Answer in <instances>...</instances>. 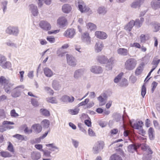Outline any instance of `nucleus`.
<instances>
[{"mask_svg": "<svg viewBox=\"0 0 160 160\" xmlns=\"http://www.w3.org/2000/svg\"><path fill=\"white\" fill-rule=\"evenodd\" d=\"M14 124L13 122L4 121L2 123V125L0 126V132H2L6 131L7 129H10L13 128V126H10L9 125H14Z\"/></svg>", "mask_w": 160, "mask_h": 160, "instance_id": "obj_1", "label": "nucleus"}, {"mask_svg": "<svg viewBox=\"0 0 160 160\" xmlns=\"http://www.w3.org/2000/svg\"><path fill=\"white\" fill-rule=\"evenodd\" d=\"M6 33L9 35L17 36L19 32V30L18 27L10 26L7 28L5 30Z\"/></svg>", "mask_w": 160, "mask_h": 160, "instance_id": "obj_2", "label": "nucleus"}, {"mask_svg": "<svg viewBox=\"0 0 160 160\" xmlns=\"http://www.w3.org/2000/svg\"><path fill=\"white\" fill-rule=\"evenodd\" d=\"M104 144V142L101 141H98L96 143L93 148V153L94 154L98 153L99 151L103 148Z\"/></svg>", "mask_w": 160, "mask_h": 160, "instance_id": "obj_3", "label": "nucleus"}, {"mask_svg": "<svg viewBox=\"0 0 160 160\" xmlns=\"http://www.w3.org/2000/svg\"><path fill=\"white\" fill-rule=\"evenodd\" d=\"M66 58L67 63L68 65L72 67H75L76 65V60L72 55L67 54Z\"/></svg>", "mask_w": 160, "mask_h": 160, "instance_id": "obj_4", "label": "nucleus"}, {"mask_svg": "<svg viewBox=\"0 0 160 160\" xmlns=\"http://www.w3.org/2000/svg\"><path fill=\"white\" fill-rule=\"evenodd\" d=\"M78 9L81 12H87L89 11L90 9L89 8L84 5V2L82 0H79L78 2Z\"/></svg>", "mask_w": 160, "mask_h": 160, "instance_id": "obj_5", "label": "nucleus"}, {"mask_svg": "<svg viewBox=\"0 0 160 160\" xmlns=\"http://www.w3.org/2000/svg\"><path fill=\"white\" fill-rule=\"evenodd\" d=\"M40 27L44 30L49 31L51 29V25L46 21H42L39 23Z\"/></svg>", "mask_w": 160, "mask_h": 160, "instance_id": "obj_6", "label": "nucleus"}, {"mask_svg": "<svg viewBox=\"0 0 160 160\" xmlns=\"http://www.w3.org/2000/svg\"><path fill=\"white\" fill-rule=\"evenodd\" d=\"M115 60L113 57H111L109 59L107 58V61L106 63V69L110 70L112 69V66L115 63Z\"/></svg>", "mask_w": 160, "mask_h": 160, "instance_id": "obj_7", "label": "nucleus"}, {"mask_svg": "<svg viewBox=\"0 0 160 160\" xmlns=\"http://www.w3.org/2000/svg\"><path fill=\"white\" fill-rule=\"evenodd\" d=\"M75 30L74 28L68 29L64 33V35L68 38H72L75 34Z\"/></svg>", "mask_w": 160, "mask_h": 160, "instance_id": "obj_8", "label": "nucleus"}, {"mask_svg": "<svg viewBox=\"0 0 160 160\" xmlns=\"http://www.w3.org/2000/svg\"><path fill=\"white\" fill-rule=\"evenodd\" d=\"M14 84L8 81L4 84V89L6 93L10 94L11 92V90L13 88L12 86Z\"/></svg>", "mask_w": 160, "mask_h": 160, "instance_id": "obj_9", "label": "nucleus"}, {"mask_svg": "<svg viewBox=\"0 0 160 160\" xmlns=\"http://www.w3.org/2000/svg\"><path fill=\"white\" fill-rule=\"evenodd\" d=\"M90 37L88 33L85 32L82 35L81 38L83 42H85L87 44H89L91 42Z\"/></svg>", "mask_w": 160, "mask_h": 160, "instance_id": "obj_10", "label": "nucleus"}, {"mask_svg": "<svg viewBox=\"0 0 160 160\" xmlns=\"http://www.w3.org/2000/svg\"><path fill=\"white\" fill-rule=\"evenodd\" d=\"M29 10L31 11L32 15L35 17L38 15V12L37 7L34 4H32L29 5Z\"/></svg>", "mask_w": 160, "mask_h": 160, "instance_id": "obj_11", "label": "nucleus"}, {"mask_svg": "<svg viewBox=\"0 0 160 160\" xmlns=\"http://www.w3.org/2000/svg\"><path fill=\"white\" fill-rule=\"evenodd\" d=\"M95 36L98 38L101 39H105L107 38V34L102 31H97L95 33Z\"/></svg>", "mask_w": 160, "mask_h": 160, "instance_id": "obj_12", "label": "nucleus"}, {"mask_svg": "<svg viewBox=\"0 0 160 160\" xmlns=\"http://www.w3.org/2000/svg\"><path fill=\"white\" fill-rule=\"evenodd\" d=\"M142 24L139 22V19H136L135 21L133 20H131V30L133 26L137 28H140Z\"/></svg>", "mask_w": 160, "mask_h": 160, "instance_id": "obj_13", "label": "nucleus"}, {"mask_svg": "<svg viewBox=\"0 0 160 160\" xmlns=\"http://www.w3.org/2000/svg\"><path fill=\"white\" fill-rule=\"evenodd\" d=\"M41 153L38 151H33L31 153V158L32 160H38L41 158Z\"/></svg>", "mask_w": 160, "mask_h": 160, "instance_id": "obj_14", "label": "nucleus"}, {"mask_svg": "<svg viewBox=\"0 0 160 160\" xmlns=\"http://www.w3.org/2000/svg\"><path fill=\"white\" fill-rule=\"evenodd\" d=\"M32 128L34 130L35 133H39L42 130V127L39 123H35L32 125Z\"/></svg>", "mask_w": 160, "mask_h": 160, "instance_id": "obj_15", "label": "nucleus"}, {"mask_svg": "<svg viewBox=\"0 0 160 160\" xmlns=\"http://www.w3.org/2000/svg\"><path fill=\"white\" fill-rule=\"evenodd\" d=\"M62 101L66 103L68 102L72 103L73 102L74 100V98L72 96L71 98L68 96L64 95L62 96L61 98Z\"/></svg>", "mask_w": 160, "mask_h": 160, "instance_id": "obj_16", "label": "nucleus"}, {"mask_svg": "<svg viewBox=\"0 0 160 160\" xmlns=\"http://www.w3.org/2000/svg\"><path fill=\"white\" fill-rule=\"evenodd\" d=\"M91 71L95 73H100L102 72V70L100 66H94L92 67Z\"/></svg>", "mask_w": 160, "mask_h": 160, "instance_id": "obj_17", "label": "nucleus"}, {"mask_svg": "<svg viewBox=\"0 0 160 160\" xmlns=\"http://www.w3.org/2000/svg\"><path fill=\"white\" fill-rule=\"evenodd\" d=\"M84 71V68H81L76 70L74 73V78L75 79H78L81 77L83 74Z\"/></svg>", "mask_w": 160, "mask_h": 160, "instance_id": "obj_18", "label": "nucleus"}, {"mask_svg": "<svg viewBox=\"0 0 160 160\" xmlns=\"http://www.w3.org/2000/svg\"><path fill=\"white\" fill-rule=\"evenodd\" d=\"M144 67V64L141 63L135 70V74L136 76H138L142 73Z\"/></svg>", "mask_w": 160, "mask_h": 160, "instance_id": "obj_19", "label": "nucleus"}, {"mask_svg": "<svg viewBox=\"0 0 160 160\" xmlns=\"http://www.w3.org/2000/svg\"><path fill=\"white\" fill-rule=\"evenodd\" d=\"M113 117L114 120L116 122H118L121 120L123 123V116L122 114L119 113H113Z\"/></svg>", "mask_w": 160, "mask_h": 160, "instance_id": "obj_20", "label": "nucleus"}, {"mask_svg": "<svg viewBox=\"0 0 160 160\" xmlns=\"http://www.w3.org/2000/svg\"><path fill=\"white\" fill-rule=\"evenodd\" d=\"M141 145L137 143L131 144V153L138 152V149L139 148Z\"/></svg>", "mask_w": 160, "mask_h": 160, "instance_id": "obj_21", "label": "nucleus"}, {"mask_svg": "<svg viewBox=\"0 0 160 160\" xmlns=\"http://www.w3.org/2000/svg\"><path fill=\"white\" fill-rule=\"evenodd\" d=\"M20 95V90L18 89V87L15 88L11 92V96L14 98L18 97Z\"/></svg>", "mask_w": 160, "mask_h": 160, "instance_id": "obj_22", "label": "nucleus"}, {"mask_svg": "<svg viewBox=\"0 0 160 160\" xmlns=\"http://www.w3.org/2000/svg\"><path fill=\"white\" fill-rule=\"evenodd\" d=\"M72 8L71 6L68 4H64L62 7V10L63 12L68 13L71 11Z\"/></svg>", "mask_w": 160, "mask_h": 160, "instance_id": "obj_23", "label": "nucleus"}, {"mask_svg": "<svg viewBox=\"0 0 160 160\" xmlns=\"http://www.w3.org/2000/svg\"><path fill=\"white\" fill-rule=\"evenodd\" d=\"M143 122L142 121H139L138 123H134L132 126L133 129L139 130L142 128Z\"/></svg>", "mask_w": 160, "mask_h": 160, "instance_id": "obj_24", "label": "nucleus"}, {"mask_svg": "<svg viewBox=\"0 0 160 160\" xmlns=\"http://www.w3.org/2000/svg\"><path fill=\"white\" fill-rule=\"evenodd\" d=\"M67 22V20L63 17L59 18L57 20V23L62 28L65 26Z\"/></svg>", "mask_w": 160, "mask_h": 160, "instance_id": "obj_25", "label": "nucleus"}, {"mask_svg": "<svg viewBox=\"0 0 160 160\" xmlns=\"http://www.w3.org/2000/svg\"><path fill=\"white\" fill-rule=\"evenodd\" d=\"M141 149L143 151H146L150 154H152L153 153V152L151 150L149 147L145 143H143L141 146Z\"/></svg>", "mask_w": 160, "mask_h": 160, "instance_id": "obj_26", "label": "nucleus"}, {"mask_svg": "<svg viewBox=\"0 0 160 160\" xmlns=\"http://www.w3.org/2000/svg\"><path fill=\"white\" fill-rule=\"evenodd\" d=\"M43 72L45 75L48 77H51L53 74V72L51 70L47 67L44 68Z\"/></svg>", "mask_w": 160, "mask_h": 160, "instance_id": "obj_27", "label": "nucleus"}, {"mask_svg": "<svg viewBox=\"0 0 160 160\" xmlns=\"http://www.w3.org/2000/svg\"><path fill=\"white\" fill-rule=\"evenodd\" d=\"M107 57L104 55L99 56L97 57V60L101 64H106L107 61Z\"/></svg>", "mask_w": 160, "mask_h": 160, "instance_id": "obj_28", "label": "nucleus"}, {"mask_svg": "<svg viewBox=\"0 0 160 160\" xmlns=\"http://www.w3.org/2000/svg\"><path fill=\"white\" fill-rule=\"evenodd\" d=\"M144 0H136V1L132 3V7L134 8H136L138 7H140L142 4L144 2Z\"/></svg>", "mask_w": 160, "mask_h": 160, "instance_id": "obj_29", "label": "nucleus"}, {"mask_svg": "<svg viewBox=\"0 0 160 160\" xmlns=\"http://www.w3.org/2000/svg\"><path fill=\"white\" fill-rule=\"evenodd\" d=\"M152 8L155 10L160 8V2L156 0L152 1L151 2Z\"/></svg>", "mask_w": 160, "mask_h": 160, "instance_id": "obj_30", "label": "nucleus"}, {"mask_svg": "<svg viewBox=\"0 0 160 160\" xmlns=\"http://www.w3.org/2000/svg\"><path fill=\"white\" fill-rule=\"evenodd\" d=\"M12 137L16 138L19 140L26 141L27 140V137L26 136L24 137L23 135H21L19 134H16L13 135Z\"/></svg>", "mask_w": 160, "mask_h": 160, "instance_id": "obj_31", "label": "nucleus"}, {"mask_svg": "<svg viewBox=\"0 0 160 160\" xmlns=\"http://www.w3.org/2000/svg\"><path fill=\"white\" fill-rule=\"evenodd\" d=\"M118 53L122 56H126L127 55L128 50L124 48H119L117 50Z\"/></svg>", "mask_w": 160, "mask_h": 160, "instance_id": "obj_32", "label": "nucleus"}, {"mask_svg": "<svg viewBox=\"0 0 160 160\" xmlns=\"http://www.w3.org/2000/svg\"><path fill=\"white\" fill-rule=\"evenodd\" d=\"M109 160H122V159L119 155L114 153L110 156Z\"/></svg>", "mask_w": 160, "mask_h": 160, "instance_id": "obj_33", "label": "nucleus"}, {"mask_svg": "<svg viewBox=\"0 0 160 160\" xmlns=\"http://www.w3.org/2000/svg\"><path fill=\"white\" fill-rule=\"evenodd\" d=\"M42 152H43V157L44 158H52V157L51 155V151L48 150H42Z\"/></svg>", "mask_w": 160, "mask_h": 160, "instance_id": "obj_34", "label": "nucleus"}, {"mask_svg": "<svg viewBox=\"0 0 160 160\" xmlns=\"http://www.w3.org/2000/svg\"><path fill=\"white\" fill-rule=\"evenodd\" d=\"M103 45L102 42H98L96 43L95 50L97 52H99L102 50Z\"/></svg>", "mask_w": 160, "mask_h": 160, "instance_id": "obj_35", "label": "nucleus"}, {"mask_svg": "<svg viewBox=\"0 0 160 160\" xmlns=\"http://www.w3.org/2000/svg\"><path fill=\"white\" fill-rule=\"evenodd\" d=\"M153 129L152 128L150 127L148 130V133L149 139L151 140H153L155 138V136L153 134Z\"/></svg>", "mask_w": 160, "mask_h": 160, "instance_id": "obj_36", "label": "nucleus"}, {"mask_svg": "<svg viewBox=\"0 0 160 160\" xmlns=\"http://www.w3.org/2000/svg\"><path fill=\"white\" fill-rule=\"evenodd\" d=\"M87 26L88 29H89L91 31H95L96 29V25L92 23L89 22L87 24Z\"/></svg>", "mask_w": 160, "mask_h": 160, "instance_id": "obj_37", "label": "nucleus"}, {"mask_svg": "<svg viewBox=\"0 0 160 160\" xmlns=\"http://www.w3.org/2000/svg\"><path fill=\"white\" fill-rule=\"evenodd\" d=\"M40 112L43 116H49L50 115L49 111L46 109H41Z\"/></svg>", "mask_w": 160, "mask_h": 160, "instance_id": "obj_38", "label": "nucleus"}, {"mask_svg": "<svg viewBox=\"0 0 160 160\" xmlns=\"http://www.w3.org/2000/svg\"><path fill=\"white\" fill-rule=\"evenodd\" d=\"M97 11L99 14L104 15L107 12L106 9L104 7H99L98 8Z\"/></svg>", "mask_w": 160, "mask_h": 160, "instance_id": "obj_39", "label": "nucleus"}, {"mask_svg": "<svg viewBox=\"0 0 160 160\" xmlns=\"http://www.w3.org/2000/svg\"><path fill=\"white\" fill-rule=\"evenodd\" d=\"M52 86L53 88L55 90H59L61 87L59 82L56 81H53Z\"/></svg>", "mask_w": 160, "mask_h": 160, "instance_id": "obj_40", "label": "nucleus"}, {"mask_svg": "<svg viewBox=\"0 0 160 160\" xmlns=\"http://www.w3.org/2000/svg\"><path fill=\"white\" fill-rule=\"evenodd\" d=\"M1 156L4 158L11 157L12 155L8 152L6 151H1L0 152Z\"/></svg>", "mask_w": 160, "mask_h": 160, "instance_id": "obj_41", "label": "nucleus"}, {"mask_svg": "<svg viewBox=\"0 0 160 160\" xmlns=\"http://www.w3.org/2000/svg\"><path fill=\"white\" fill-rule=\"evenodd\" d=\"M79 110V108H75L74 109H69L68 112L72 115H77L78 113Z\"/></svg>", "mask_w": 160, "mask_h": 160, "instance_id": "obj_42", "label": "nucleus"}, {"mask_svg": "<svg viewBox=\"0 0 160 160\" xmlns=\"http://www.w3.org/2000/svg\"><path fill=\"white\" fill-rule=\"evenodd\" d=\"M123 75V73L122 72H120L114 78V81L115 83H118L121 79Z\"/></svg>", "mask_w": 160, "mask_h": 160, "instance_id": "obj_43", "label": "nucleus"}, {"mask_svg": "<svg viewBox=\"0 0 160 160\" xmlns=\"http://www.w3.org/2000/svg\"><path fill=\"white\" fill-rule=\"evenodd\" d=\"M128 85V81L125 78H122L119 83V86L122 87H126Z\"/></svg>", "mask_w": 160, "mask_h": 160, "instance_id": "obj_44", "label": "nucleus"}, {"mask_svg": "<svg viewBox=\"0 0 160 160\" xmlns=\"http://www.w3.org/2000/svg\"><path fill=\"white\" fill-rule=\"evenodd\" d=\"M11 63L9 62H3V64L0 65L3 68L5 69L9 68L10 67Z\"/></svg>", "mask_w": 160, "mask_h": 160, "instance_id": "obj_45", "label": "nucleus"}, {"mask_svg": "<svg viewBox=\"0 0 160 160\" xmlns=\"http://www.w3.org/2000/svg\"><path fill=\"white\" fill-rule=\"evenodd\" d=\"M137 64L136 60L133 58H131V70L133 69Z\"/></svg>", "mask_w": 160, "mask_h": 160, "instance_id": "obj_46", "label": "nucleus"}, {"mask_svg": "<svg viewBox=\"0 0 160 160\" xmlns=\"http://www.w3.org/2000/svg\"><path fill=\"white\" fill-rule=\"evenodd\" d=\"M146 93V88L145 83L142 86L141 89V95L142 97L144 98Z\"/></svg>", "mask_w": 160, "mask_h": 160, "instance_id": "obj_47", "label": "nucleus"}, {"mask_svg": "<svg viewBox=\"0 0 160 160\" xmlns=\"http://www.w3.org/2000/svg\"><path fill=\"white\" fill-rule=\"evenodd\" d=\"M89 101V99L88 98H87L85 99L84 101L81 102L78 104V107H79L81 106H85L87 105L88 103V102Z\"/></svg>", "mask_w": 160, "mask_h": 160, "instance_id": "obj_48", "label": "nucleus"}, {"mask_svg": "<svg viewBox=\"0 0 160 160\" xmlns=\"http://www.w3.org/2000/svg\"><path fill=\"white\" fill-rule=\"evenodd\" d=\"M42 122L43 123V127L45 128H48L50 125V122L49 120L47 119L43 120Z\"/></svg>", "mask_w": 160, "mask_h": 160, "instance_id": "obj_49", "label": "nucleus"}, {"mask_svg": "<svg viewBox=\"0 0 160 160\" xmlns=\"http://www.w3.org/2000/svg\"><path fill=\"white\" fill-rule=\"evenodd\" d=\"M8 143V145L7 147L8 150L11 152H14V149L13 145L10 142H9Z\"/></svg>", "mask_w": 160, "mask_h": 160, "instance_id": "obj_50", "label": "nucleus"}, {"mask_svg": "<svg viewBox=\"0 0 160 160\" xmlns=\"http://www.w3.org/2000/svg\"><path fill=\"white\" fill-rule=\"evenodd\" d=\"M155 30L154 32H157L160 29V23L158 22H155L153 25Z\"/></svg>", "mask_w": 160, "mask_h": 160, "instance_id": "obj_51", "label": "nucleus"}, {"mask_svg": "<svg viewBox=\"0 0 160 160\" xmlns=\"http://www.w3.org/2000/svg\"><path fill=\"white\" fill-rule=\"evenodd\" d=\"M46 39L51 43H53L55 42V38L53 36H48L47 37Z\"/></svg>", "mask_w": 160, "mask_h": 160, "instance_id": "obj_52", "label": "nucleus"}, {"mask_svg": "<svg viewBox=\"0 0 160 160\" xmlns=\"http://www.w3.org/2000/svg\"><path fill=\"white\" fill-rule=\"evenodd\" d=\"M31 103L32 105L35 107H36L38 106V102L36 99L32 98L31 100Z\"/></svg>", "mask_w": 160, "mask_h": 160, "instance_id": "obj_53", "label": "nucleus"}, {"mask_svg": "<svg viewBox=\"0 0 160 160\" xmlns=\"http://www.w3.org/2000/svg\"><path fill=\"white\" fill-rule=\"evenodd\" d=\"M149 58L148 56H145L142 58V62L141 63H143L144 64V66L145 64L148 63L149 61Z\"/></svg>", "mask_w": 160, "mask_h": 160, "instance_id": "obj_54", "label": "nucleus"}, {"mask_svg": "<svg viewBox=\"0 0 160 160\" xmlns=\"http://www.w3.org/2000/svg\"><path fill=\"white\" fill-rule=\"evenodd\" d=\"M6 60V57L3 55L0 54V65L4 62Z\"/></svg>", "mask_w": 160, "mask_h": 160, "instance_id": "obj_55", "label": "nucleus"}, {"mask_svg": "<svg viewBox=\"0 0 160 160\" xmlns=\"http://www.w3.org/2000/svg\"><path fill=\"white\" fill-rule=\"evenodd\" d=\"M149 154L148 153V154L144 155L142 158V160H151L152 157L151 155H149Z\"/></svg>", "mask_w": 160, "mask_h": 160, "instance_id": "obj_56", "label": "nucleus"}, {"mask_svg": "<svg viewBox=\"0 0 160 160\" xmlns=\"http://www.w3.org/2000/svg\"><path fill=\"white\" fill-rule=\"evenodd\" d=\"M138 133L139 134L141 135L142 136L145 137L146 132L143 129V127H142V128L139 130Z\"/></svg>", "mask_w": 160, "mask_h": 160, "instance_id": "obj_57", "label": "nucleus"}, {"mask_svg": "<svg viewBox=\"0 0 160 160\" xmlns=\"http://www.w3.org/2000/svg\"><path fill=\"white\" fill-rule=\"evenodd\" d=\"M8 4V1H4L2 2V4L3 6V10L4 13H5V11L7 9V5Z\"/></svg>", "mask_w": 160, "mask_h": 160, "instance_id": "obj_58", "label": "nucleus"}, {"mask_svg": "<svg viewBox=\"0 0 160 160\" xmlns=\"http://www.w3.org/2000/svg\"><path fill=\"white\" fill-rule=\"evenodd\" d=\"M83 124L81 123H79L78 124V127L79 128L80 130L84 133H86V130L83 127Z\"/></svg>", "mask_w": 160, "mask_h": 160, "instance_id": "obj_59", "label": "nucleus"}, {"mask_svg": "<svg viewBox=\"0 0 160 160\" xmlns=\"http://www.w3.org/2000/svg\"><path fill=\"white\" fill-rule=\"evenodd\" d=\"M89 119H87L84 121V122L86 125L88 127H90L91 126V122L90 119L89 117H88Z\"/></svg>", "mask_w": 160, "mask_h": 160, "instance_id": "obj_60", "label": "nucleus"}, {"mask_svg": "<svg viewBox=\"0 0 160 160\" xmlns=\"http://www.w3.org/2000/svg\"><path fill=\"white\" fill-rule=\"evenodd\" d=\"M140 39L141 43H145L146 41L145 35L143 34L141 35Z\"/></svg>", "mask_w": 160, "mask_h": 160, "instance_id": "obj_61", "label": "nucleus"}, {"mask_svg": "<svg viewBox=\"0 0 160 160\" xmlns=\"http://www.w3.org/2000/svg\"><path fill=\"white\" fill-rule=\"evenodd\" d=\"M47 101L52 103H56V101L53 97H50L47 98Z\"/></svg>", "mask_w": 160, "mask_h": 160, "instance_id": "obj_62", "label": "nucleus"}, {"mask_svg": "<svg viewBox=\"0 0 160 160\" xmlns=\"http://www.w3.org/2000/svg\"><path fill=\"white\" fill-rule=\"evenodd\" d=\"M8 81L4 77L2 76L0 77V83L5 84Z\"/></svg>", "mask_w": 160, "mask_h": 160, "instance_id": "obj_63", "label": "nucleus"}, {"mask_svg": "<svg viewBox=\"0 0 160 160\" xmlns=\"http://www.w3.org/2000/svg\"><path fill=\"white\" fill-rule=\"evenodd\" d=\"M158 84V83L155 81H154L152 82L151 85L152 87L151 91L152 93L153 92L156 87L157 86Z\"/></svg>", "mask_w": 160, "mask_h": 160, "instance_id": "obj_64", "label": "nucleus"}]
</instances>
